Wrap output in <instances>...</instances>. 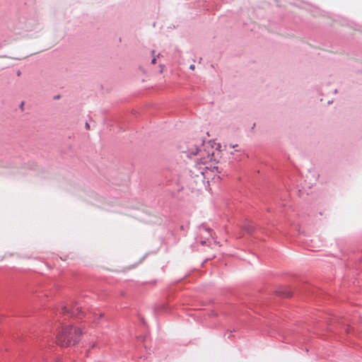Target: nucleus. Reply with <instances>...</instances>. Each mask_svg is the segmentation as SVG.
<instances>
[{
    "label": "nucleus",
    "instance_id": "2",
    "mask_svg": "<svg viewBox=\"0 0 362 362\" xmlns=\"http://www.w3.org/2000/svg\"><path fill=\"white\" fill-rule=\"evenodd\" d=\"M81 331L74 326H63L57 336V343L64 347L75 345L81 339Z\"/></svg>",
    "mask_w": 362,
    "mask_h": 362
},
{
    "label": "nucleus",
    "instance_id": "7",
    "mask_svg": "<svg viewBox=\"0 0 362 362\" xmlns=\"http://www.w3.org/2000/svg\"><path fill=\"white\" fill-rule=\"evenodd\" d=\"M86 127L89 129V124L88 123L86 124Z\"/></svg>",
    "mask_w": 362,
    "mask_h": 362
},
{
    "label": "nucleus",
    "instance_id": "5",
    "mask_svg": "<svg viewBox=\"0 0 362 362\" xmlns=\"http://www.w3.org/2000/svg\"><path fill=\"white\" fill-rule=\"evenodd\" d=\"M189 69H190L191 70H194V69H195V66H194V64H191V65L189 66Z\"/></svg>",
    "mask_w": 362,
    "mask_h": 362
},
{
    "label": "nucleus",
    "instance_id": "6",
    "mask_svg": "<svg viewBox=\"0 0 362 362\" xmlns=\"http://www.w3.org/2000/svg\"><path fill=\"white\" fill-rule=\"evenodd\" d=\"M156 57H153V59L151 60V64H156Z\"/></svg>",
    "mask_w": 362,
    "mask_h": 362
},
{
    "label": "nucleus",
    "instance_id": "3",
    "mask_svg": "<svg viewBox=\"0 0 362 362\" xmlns=\"http://www.w3.org/2000/svg\"><path fill=\"white\" fill-rule=\"evenodd\" d=\"M64 313H70L71 315H75L78 314L83 313L82 308L78 305H75L72 306L71 309L67 308L66 307L63 308Z\"/></svg>",
    "mask_w": 362,
    "mask_h": 362
},
{
    "label": "nucleus",
    "instance_id": "4",
    "mask_svg": "<svg viewBox=\"0 0 362 362\" xmlns=\"http://www.w3.org/2000/svg\"><path fill=\"white\" fill-rule=\"evenodd\" d=\"M246 230H247V231L248 233H252V232L254 230V228H253V227H250H250H248Z\"/></svg>",
    "mask_w": 362,
    "mask_h": 362
},
{
    "label": "nucleus",
    "instance_id": "1",
    "mask_svg": "<svg viewBox=\"0 0 362 362\" xmlns=\"http://www.w3.org/2000/svg\"><path fill=\"white\" fill-rule=\"evenodd\" d=\"M190 155H199L200 156V162H197L190 169L189 173L192 178L195 179V182L199 185H204L205 180L209 173V167L206 166L208 161L213 159L214 153L209 151L205 152L201 148L196 147L194 149H189Z\"/></svg>",
    "mask_w": 362,
    "mask_h": 362
}]
</instances>
